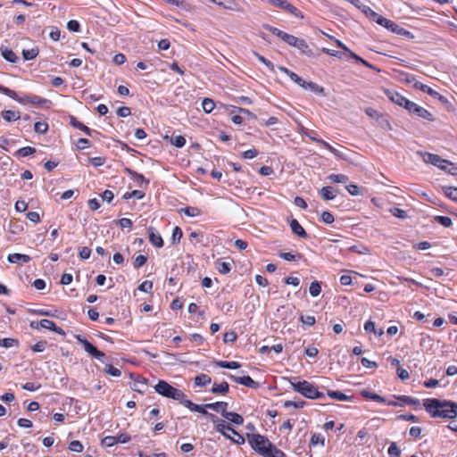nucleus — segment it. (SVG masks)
I'll use <instances>...</instances> for the list:
<instances>
[{
  "mask_svg": "<svg viewBox=\"0 0 457 457\" xmlns=\"http://www.w3.org/2000/svg\"><path fill=\"white\" fill-rule=\"evenodd\" d=\"M423 406L432 418L453 420L457 417V403L450 400L427 398L423 400Z\"/></svg>",
  "mask_w": 457,
  "mask_h": 457,
  "instance_id": "obj_1",
  "label": "nucleus"
},
{
  "mask_svg": "<svg viewBox=\"0 0 457 457\" xmlns=\"http://www.w3.org/2000/svg\"><path fill=\"white\" fill-rule=\"evenodd\" d=\"M0 93L4 94L5 96L22 104H31L33 105L42 106L50 103V100L36 95H26L22 97H19L15 91L3 85H0Z\"/></svg>",
  "mask_w": 457,
  "mask_h": 457,
  "instance_id": "obj_2",
  "label": "nucleus"
},
{
  "mask_svg": "<svg viewBox=\"0 0 457 457\" xmlns=\"http://www.w3.org/2000/svg\"><path fill=\"white\" fill-rule=\"evenodd\" d=\"M290 383L295 392L308 399H322L325 397L323 393L320 392L316 386L306 380L297 382L290 381Z\"/></svg>",
  "mask_w": 457,
  "mask_h": 457,
  "instance_id": "obj_3",
  "label": "nucleus"
},
{
  "mask_svg": "<svg viewBox=\"0 0 457 457\" xmlns=\"http://www.w3.org/2000/svg\"><path fill=\"white\" fill-rule=\"evenodd\" d=\"M154 389L159 395L167 398L179 401L181 404L182 401H184L185 399V394L183 393V391L172 386L164 380H160L154 386Z\"/></svg>",
  "mask_w": 457,
  "mask_h": 457,
  "instance_id": "obj_4",
  "label": "nucleus"
},
{
  "mask_svg": "<svg viewBox=\"0 0 457 457\" xmlns=\"http://www.w3.org/2000/svg\"><path fill=\"white\" fill-rule=\"evenodd\" d=\"M247 440L252 448L262 456L267 454L269 448L272 446L270 440L260 434H247Z\"/></svg>",
  "mask_w": 457,
  "mask_h": 457,
  "instance_id": "obj_5",
  "label": "nucleus"
},
{
  "mask_svg": "<svg viewBox=\"0 0 457 457\" xmlns=\"http://www.w3.org/2000/svg\"><path fill=\"white\" fill-rule=\"evenodd\" d=\"M423 161L426 163H431L434 166L438 167L439 169L443 170H447V167L449 165L453 166L452 162H450L447 160L443 159L441 156L430 153H419ZM457 170L456 167H453L452 169L448 170V172L451 174H455V170Z\"/></svg>",
  "mask_w": 457,
  "mask_h": 457,
  "instance_id": "obj_6",
  "label": "nucleus"
},
{
  "mask_svg": "<svg viewBox=\"0 0 457 457\" xmlns=\"http://www.w3.org/2000/svg\"><path fill=\"white\" fill-rule=\"evenodd\" d=\"M74 337L77 339L78 342H79L83 345L84 350L92 357L99 361H102V358L104 357V353L99 351L95 345H93L81 335H75Z\"/></svg>",
  "mask_w": 457,
  "mask_h": 457,
  "instance_id": "obj_7",
  "label": "nucleus"
},
{
  "mask_svg": "<svg viewBox=\"0 0 457 457\" xmlns=\"http://www.w3.org/2000/svg\"><path fill=\"white\" fill-rule=\"evenodd\" d=\"M182 404L185 407L188 408L192 411L199 412L204 415H208L213 423H215L218 420V418L214 414L209 413L206 411V409H208V408L205 406V404H203V405L195 404L193 402H191L190 400H186V399H184V401H182Z\"/></svg>",
  "mask_w": 457,
  "mask_h": 457,
  "instance_id": "obj_8",
  "label": "nucleus"
},
{
  "mask_svg": "<svg viewBox=\"0 0 457 457\" xmlns=\"http://www.w3.org/2000/svg\"><path fill=\"white\" fill-rule=\"evenodd\" d=\"M381 26L386 28L388 30L401 36H407L409 37L411 35V32L406 30L405 29L400 27L398 24L394 22L393 21H390L384 17V19L380 20Z\"/></svg>",
  "mask_w": 457,
  "mask_h": 457,
  "instance_id": "obj_9",
  "label": "nucleus"
},
{
  "mask_svg": "<svg viewBox=\"0 0 457 457\" xmlns=\"http://www.w3.org/2000/svg\"><path fill=\"white\" fill-rule=\"evenodd\" d=\"M413 87L416 88V89H420L421 90L422 92H425V93H428L429 96L438 99L440 102L445 104L448 102L447 98L444 96H442L441 94H439L437 91L432 89L430 87L425 85V84H422L421 82L420 81H416L413 85Z\"/></svg>",
  "mask_w": 457,
  "mask_h": 457,
  "instance_id": "obj_10",
  "label": "nucleus"
},
{
  "mask_svg": "<svg viewBox=\"0 0 457 457\" xmlns=\"http://www.w3.org/2000/svg\"><path fill=\"white\" fill-rule=\"evenodd\" d=\"M231 380L244 385L247 387L256 389L260 386V384L256 381H254L250 376H243V377H237L232 374L227 375Z\"/></svg>",
  "mask_w": 457,
  "mask_h": 457,
  "instance_id": "obj_11",
  "label": "nucleus"
},
{
  "mask_svg": "<svg viewBox=\"0 0 457 457\" xmlns=\"http://www.w3.org/2000/svg\"><path fill=\"white\" fill-rule=\"evenodd\" d=\"M385 94L389 98L390 101H392L394 104H395L399 106H402L403 108L406 105L405 103L409 102V100L407 98H405L403 96H402L401 94H399L396 91L386 89Z\"/></svg>",
  "mask_w": 457,
  "mask_h": 457,
  "instance_id": "obj_12",
  "label": "nucleus"
},
{
  "mask_svg": "<svg viewBox=\"0 0 457 457\" xmlns=\"http://www.w3.org/2000/svg\"><path fill=\"white\" fill-rule=\"evenodd\" d=\"M210 1L226 10H230V11H234V12H241L242 11L240 6L237 4V2L235 0H210Z\"/></svg>",
  "mask_w": 457,
  "mask_h": 457,
  "instance_id": "obj_13",
  "label": "nucleus"
},
{
  "mask_svg": "<svg viewBox=\"0 0 457 457\" xmlns=\"http://www.w3.org/2000/svg\"><path fill=\"white\" fill-rule=\"evenodd\" d=\"M124 172L128 174L131 179H133L139 187H142L143 184L147 186L149 184V180L146 179L142 174L137 173V171L131 170L130 168H125Z\"/></svg>",
  "mask_w": 457,
  "mask_h": 457,
  "instance_id": "obj_14",
  "label": "nucleus"
},
{
  "mask_svg": "<svg viewBox=\"0 0 457 457\" xmlns=\"http://www.w3.org/2000/svg\"><path fill=\"white\" fill-rule=\"evenodd\" d=\"M39 324H40V327L42 328L49 329L51 331L55 332L58 335H62V336L65 335L64 330L62 328L57 327L53 320H41L39 321Z\"/></svg>",
  "mask_w": 457,
  "mask_h": 457,
  "instance_id": "obj_15",
  "label": "nucleus"
},
{
  "mask_svg": "<svg viewBox=\"0 0 457 457\" xmlns=\"http://www.w3.org/2000/svg\"><path fill=\"white\" fill-rule=\"evenodd\" d=\"M148 237H149V241L154 246H156L158 248H161L163 246V240H162L161 235L158 232H156L155 229L152 227H150L148 228Z\"/></svg>",
  "mask_w": 457,
  "mask_h": 457,
  "instance_id": "obj_16",
  "label": "nucleus"
},
{
  "mask_svg": "<svg viewBox=\"0 0 457 457\" xmlns=\"http://www.w3.org/2000/svg\"><path fill=\"white\" fill-rule=\"evenodd\" d=\"M297 41L298 42H296L295 47L297 48L301 52V54H303L308 57L313 56V52H312V48L309 46V45L307 44V42L304 39L298 38Z\"/></svg>",
  "mask_w": 457,
  "mask_h": 457,
  "instance_id": "obj_17",
  "label": "nucleus"
},
{
  "mask_svg": "<svg viewBox=\"0 0 457 457\" xmlns=\"http://www.w3.org/2000/svg\"><path fill=\"white\" fill-rule=\"evenodd\" d=\"M290 228H291L292 232L294 234H295L296 236L303 237V238L308 237V234L306 233L304 228L301 226V224L295 219H293L290 221Z\"/></svg>",
  "mask_w": 457,
  "mask_h": 457,
  "instance_id": "obj_18",
  "label": "nucleus"
},
{
  "mask_svg": "<svg viewBox=\"0 0 457 457\" xmlns=\"http://www.w3.org/2000/svg\"><path fill=\"white\" fill-rule=\"evenodd\" d=\"M205 406L208 409H211L214 411L220 412L221 415L224 417V414L228 411V403L226 402H216L212 403H205Z\"/></svg>",
  "mask_w": 457,
  "mask_h": 457,
  "instance_id": "obj_19",
  "label": "nucleus"
},
{
  "mask_svg": "<svg viewBox=\"0 0 457 457\" xmlns=\"http://www.w3.org/2000/svg\"><path fill=\"white\" fill-rule=\"evenodd\" d=\"M229 391V386L228 382L223 381L220 384L214 383L211 392L215 395H226Z\"/></svg>",
  "mask_w": 457,
  "mask_h": 457,
  "instance_id": "obj_20",
  "label": "nucleus"
},
{
  "mask_svg": "<svg viewBox=\"0 0 457 457\" xmlns=\"http://www.w3.org/2000/svg\"><path fill=\"white\" fill-rule=\"evenodd\" d=\"M303 88L304 89H310L311 91L314 92L315 94H318V95H321V96H324V92H325V89L323 87L314 83V82H312V81H305L304 80V83L303 85L302 86Z\"/></svg>",
  "mask_w": 457,
  "mask_h": 457,
  "instance_id": "obj_21",
  "label": "nucleus"
},
{
  "mask_svg": "<svg viewBox=\"0 0 457 457\" xmlns=\"http://www.w3.org/2000/svg\"><path fill=\"white\" fill-rule=\"evenodd\" d=\"M414 115H416L419 118L427 120L428 121H433L435 120L434 115L430 112H428L427 109L420 105L418 106V108H416Z\"/></svg>",
  "mask_w": 457,
  "mask_h": 457,
  "instance_id": "obj_22",
  "label": "nucleus"
},
{
  "mask_svg": "<svg viewBox=\"0 0 457 457\" xmlns=\"http://www.w3.org/2000/svg\"><path fill=\"white\" fill-rule=\"evenodd\" d=\"M319 194L322 199L325 201L332 200L336 197V194L334 193V189L331 187H323Z\"/></svg>",
  "mask_w": 457,
  "mask_h": 457,
  "instance_id": "obj_23",
  "label": "nucleus"
},
{
  "mask_svg": "<svg viewBox=\"0 0 457 457\" xmlns=\"http://www.w3.org/2000/svg\"><path fill=\"white\" fill-rule=\"evenodd\" d=\"M7 260L11 263H17L19 261H22L23 262H29L31 260V258L28 254L11 253L8 255Z\"/></svg>",
  "mask_w": 457,
  "mask_h": 457,
  "instance_id": "obj_24",
  "label": "nucleus"
},
{
  "mask_svg": "<svg viewBox=\"0 0 457 457\" xmlns=\"http://www.w3.org/2000/svg\"><path fill=\"white\" fill-rule=\"evenodd\" d=\"M1 54L3 58L5 59L7 62L14 63L18 61V57L15 54V53L7 47L1 48Z\"/></svg>",
  "mask_w": 457,
  "mask_h": 457,
  "instance_id": "obj_25",
  "label": "nucleus"
},
{
  "mask_svg": "<svg viewBox=\"0 0 457 457\" xmlns=\"http://www.w3.org/2000/svg\"><path fill=\"white\" fill-rule=\"evenodd\" d=\"M224 418L232 422L235 425H242L244 422L243 417L236 412L227 411L224 414Z\"/></svg>",
  "mask_w": 457,
  "mask_h": 457,
  "instance_id": "obj_26",
  "label": "nucleus"
},
{
  "mask_svg": "<svg viewBox=\"0 0 457 457\" xmlns=\"http://www.w3.org/2000/svg\"><path fill=\"white\" fill-rule=\"evenodd\" d=\"M1 115H2L3 119L8 122L17 120L21 118L20 112H14L12 110L3 111Z\"/></svg>",
  "mask_w": 457,
  "mask_h": 457,
  "instance_id": "obj_27",
  "label": "nucleus"
},
{
  "mask_svg": "<svg viewBox=\"0 0 457 457\" xmlns=\"http://www.w3.org/2000/svg\"><path fill=\"white\" fill-rule=\"evenodd\" d=\"M211 382H212L211 377L206 374H204V373L197 375L194 379V383L196 386H205L206 385L210 384Z\"/></svg>",
  "mask_w": 457,
  "mask_h": 457,
  "instance_id": "obj_28",
  "label": "nucleus"
},
{
  "mask_svg": "<svg viewBox=\"0 0 457 457\" xmlns=\"http://www.w3.org/2000/svg\"><path fill=\"white\" fill-rule=\"evenodd\" d=\"M327 395L332 398L336 399L337 401H350L352 399L351 396L346 395L345 394L340 392V391H333V390H328Z\"/></svg>",
  "mask_w": 457,
  "mask_h": 457,
  "instance_id": "obj_29",
  "label": "nucleus"
},
{
  "mask_svg": "<svg viewBox=\"0 0 457 457\" xmlns=\"http://www.w3.org/2000/svg\"><path fill=\"white\" fill-rule=\"evenodd\" d=\"M215 267L221 274H228L231 270V264L227 262H222L221 260H218L215 262Z\"/></svg>",
  "mask_w": 457,
  "mask_h": 457,
  "instance_id": "obj_30",
  "label": "nucleus"
},
{
  "mask_svg": "<svg viewBox=\"0 0 457 457\" xmlns=\"http://www.w3.org/2000/svg\"><path fill=\"white\" fill-rule=\"evenodd\" d=\"M71 125L76 129L82 130L87 135L91 136V129L86 125H84L82 122L79 121L75 117H71Z\"/></svg>",
  "mask_w": 457,
  "mask_h": 457,
  "instance_id": "obj_31",
  "label": "nucleus"
},
{
  "mask_svg": "<svg viewBox=\"0 0 457 457\" xmlns=\"http://www.w3.org/2000/svg\"><path fill=\"white\" fill-rule=\"evenodd\" d=\"M282 9L288 12L289 13L293 14L294 16H295L297 18L303 17L302 15L301 12L295 6H294L293 4L288 3L287 0L285 1V4H283Z\"/></svg>",
  "mask_w": 457,
  "mask_h": 457,
  "instance_id": "obj_32",
  "label": "nucleus"
},
{
  "mask_svg": "<svg viewBox=\"0 0 457 457\" xmlns=\"http://www.w3.org/2000/svg\"><path fill=\"white\" fill-rule=\"evenodd\" d=\"M181 212H184L188 217H197L202 214V212L197 207L187 206L181 209Z\"/></svg>",
  "mask_w": 457,
  "mask_h": 457,
  "instance_id": "obj_33",
  "label": "nucleus"
},
{
  "mask_svg": "<svg viewBox=\"0 0 457 457\" xmlns=\"http://www.w3.org/2000/svg\"><path fill=\"white\" fill-rule=\"evenodd\" d=\"M361 395L364 398L370 399V400H373V401H376V402H379V403H385L386 402L385 398L382 397L381 395H379L378 394H375V393H371V392L366 391V390L361 391Z\"/></svg>",
  "mask_w": 457,
  "mask_h": 457,
  "instance_id": "obj_34",
  "label": "nucleus"
},
{
  "mask_svg": "<svg viewBox=\"0 0 457 457\" xmlns=\"http://www.w3.org/2000/svg\"><path fill=\"white\" fill-rule=\"evenodd\" d=\"M38 49L37 48H31V49H24L22 51V57L26 61H30L35 59L38 55Z\"/></svg>",
  "mask_w": 457,
  "mask_h": 457,
  "instance_id": "obj_35",
  "label": "nucleus"
},
{
  "mask_svg": "<svg viewBox=\"0 0 457 457\" xmlns=\"http://www.w3.org/2000/svg\"><path fill=\"white\" fill-rule=\"evenodd\" d=\"M202 107L204 112L210 113L215 108V103L211 98H204L202 102Z\"/></svg>",
  "mask_w": 457,
  "mask_h": 457,
  "instance_id": "obj_36",
  "label": "nucleus"
},
{
  "mask_svg": "<svg viewBox=\"0 0 457 457\" xmlns=\"http://www.w3.org/2000/svg\"><path fill=\"white\" fill-rule=\"evenodd\" d=\"M396 398L399 401H401L403 403H405V404H411V405H415V406L420 404V402L419 399L413 398V397H411L408 395H400V396H396Z\"/></svg>",
  "mask_w": 457,
  "mask_h": 457,
  "instance_id": "obj_37",
  "label": "nucleus"
},
{
  "mask_svg": "<svg viewBox=\"0 0 457 457\" xmlns=\"http://www.w3.org/2000/svg\"><path fill=\"white\" fill-rule=\"evenodd\" d=\"M377 122L379 127H381L383 129L389 130L391 129V124L386 117V115L380 114L378 119Z\"/></svg>",
  "mask_w": 457,
  "mask_h": 457,
  "instance_id": "obj_38",
  "label": "nucleus"
},
{
  "mask_svg": "<svg viewBox=\"0 0 457 457\" xmlns=\"http://www.w3.org/2000/svg\"><path fill=\"white\" fill-rule=\"evenodd\" d=\"M264 457H286V454L283 451L278 449L272 445V446L269 448L267 454H265Z\"/></svg>",
  "mask_w": 457,
  "mask_h": 457,
  "instance_id": "obj_39",
  "label": "nucleus"
},
{
  "mask_svg": "<svg viewBox=\"0 0 457 457\" xmlns=\"http://www.w3.org/2000/svg\"><path fill=\"white\" fill-rule=\"evenodd\" d=\"M19 341L13 338H0V346L4 348H11L13 346H18Z\"/></svg>",
  "mask_w": 457,
  "mask_h": 457,
  "instance_id": "obj_40",
  "label": "nucleus"
},
{
  "mask_svg": "<svg viewBox=\"0 0 457 457\" xmlns=\"http://www.w3.org/2000/svg\"><path fill=\"white\" fill-rule=\"evenodd\" d=\"M146 383H147L146 378L137 376V379H136L135 382L133 383V385L131 386V389L136 392L142 393L143 390H142L140 385L144 386V385H146Z\"/></svg>",
  "mask_w": 457,
  "mask_h": 457,
  "instance_id": "obj_41",
  "label": "nucleus"
},
{
  "mask_svg": "<svg viewBox=\"0 0 457 457\" xmlns=\"http://www.w3.org/2000/svg\"><path fill=\"white\" fill-rule=\"evenodd\" d=\"M443 190L447 197L457 202V187H444Z\"/></svg>",
  "mask_w": 457,
  "mask_h": 457,
  "instance_id": "obj_42",
  "label": "nucleus"
},
{
  "mask_svg": "<svg viewBox=\"0 0 457 457\" xmlns=\"http://www.w3.org/2000/svg\"><path fill=\"white\" fill-rule=\"evenodd\" d=\"M309 292L312 296H318L321 292L320 283L318 281L312 282L309 287Z\"/></svg>",
  "mask_w": 457,
  "mask_h": 457,
  "instance_id": "obj_43",
  "label": "nucleus"
},
{
  "mask_svg": "<svg viewBox=\"0 0 457 457\" xmlns=\"http://www.w3.org/2000/svg\"><path fill=\"white\" fill-rule=\"evenodd\" d=\"M36 153V149L31 146H24L20 148L16 154L21 157H27Z\"/></svg>",
  "mask_w": 457,
  "mask_h": 457,
  "instance_id": "obj_44",
  "label": "nucleus"
},
{
  "mask_svg": "<svg viewBox=\"0 0 457 457\" xmlns=\"http://www.w3.org/2000/svg\"><path fill=\"white\" fill-rule=\"evenodd\" d=\"M328 179L333 183H345L348 177L344 174H330Z\"/></svg>",
  "mask_w": 457,
  "mask_h": 457,
  "instance_id": "obj_45",
  "label": "nucleus"
},
{
  "mask_svg": "<svg viewBox=\"0 0 457 457\" xmlns=\"http://www.w3.org/2000/svg\"><path fill=\"white\" fill-rule=\"evenodd\" d=\"M310 445L314 446L316 445H320L321 446L325 445V438L320 434H313L312 436Z\"/></svg>",
  "mask_w": 457,
  "mask_h": 457,
  "instance_id": "obj_46",
  "label": "nucleus"
},
{
  "mask_svg": "<svg viewBox=\"0 0 457 457\" xmlns=\"http://www.w3.org/2000/svg\"><path fill=\"white\" fill-rule=\"evenodd\" d=\"M279 257L283 258L286 261L288 262H295L298 261L302 258V255L300 253L293 254L292 253H279Z\"/></svg>",
  "mask_w": 457,
  "mask_h": 457,
  "instance_id": "obj_47",
  "label": "nucleus"
},
{
  "mask_svg": "<svg viewBox=\"0 0 457 457\" xmlns=\"http://www.w3.org/2000/svg\"><path fill=\"white\" fill-rule=\"evenodd\" d=\"M387 453L390 457H400L401 455V450L395 442L391 443V445L388 447Z\"/></svg>",
  "mask_w": 457,
  "mask_h": 457,
  "instance_id": "obj_48",
  "label": "nucleus"
},
{
  "mask_svg": "<svg viewBox=\"0 0 457 457\" xmlns=\"http://www.w3.org/2000/svg\"><path fill=\"white\" fill-rule=\"evenodd\" d=\"M48 129V124L43 121H37L34 125V130L38 134H45Z\"/></svg>",
  "mask_w": 457,
  "mask_h": 457,
  "instance_id": "obj_49",
  "label": "nucleus"
},
{
  "mask_svg": "<svg viewBox=\"0 0 457 457\" xmlns=\"http://www.w3.org/2000/svg\"><path fill=\"white\" fill-rule=\"evenodd\" d=\"M254 55L256 58L262 62L268 69H270L271 71H274L275 66L274 64L268 59H266L264 56L261 55L260 54L254 52Z\"/></svg>",
  "mask_w": 457,
  "mask_h": 457,
  "instance_id": "obj_50",
  "label": "nucleus"
},
{
  "mask_svg": "<svg viewBox=\"0 0 457 457\" xmlns=\"http://www.w3.org/2000/svg\"><path fill=\"white\" fill-rule=\"evenodd\" d=\"M104 371L112 377H120L121 372L119 369L113 367L111 364L105 365Z\"/></svg>",
  "mask_w": 457,
  "mask_h": 457,
  "instance_id": "obj_51",
  "label": "nucleus"
},
{
  "mask_svg": "<svg viewBox=\"0 0 457 457\" xmlns=\"http://www.w3.org/2000/svg\"><path fill=\"white\" fill-rule=\"evenodd\" d=\"M182 236H183L182 229L179 227H175L173 228L172 237H171L172 244L179 243Z\"/></svg>",
  "mask_w": 457,
  "mask_h": 457,
  "instance_id": "obj_52",
  "label": "nucleus"
},
{
  "mask_svg": "<svg viewBox=\"0 0 457 457\" xmlns=\"http://www.w3.org/2000/svg\"><path fill=\"white\" fill-rule=\"evenodd\" d=\"M69 449L75 453H81L84 446L79 440H73L69 444Z\"/></svg>",
  "mask_w": 457,
  "mask_h": 457,
  "instance_id": "obj_53",
  "label": "nucleus"
},
{
  "mask_svg": "<svg viewBox=\"0 0 457 457\" xmlns=\"http://www.w3.org/2000/svg\"><path fill=\"white\" fill-rule=\"evenodd\" d=\"M365 13L375 22H377L378 24H381V21L380 20L381 19H384L383 16H381L380 14L377 13L376 12H374L373 10H371L370 8H368V11H365Z\"/></svg>",
  "mask_w": 457,
  "mask_h": 457,
  "instance_id": "obj_54",
  "label": "nucleus"
},
{
  "mask_svg": "<svg viewBox=\"0 0 457 457\" xmlns=\"http://www.w3.org/2000/svg\"><path fill=\"white\" fill-rule=\"evenodd\" d=\"M263 28L271 32L272 34L276 35L277 37H278L279 38H283V35H285L286 32L280 30L279 29L276 28V27H273V26H270L269 24H264L263 25Z\"/></svg>",
  "mask_w": 457,
  "mask_h": 457,
  "instance_id": "obj_55",
  "label": "nucleus"
},
{
  "mask_svg": "<svg viewBox=\"0 0 457 457\" xmlns=\"http://www.w3.org/2000/svg\"><path fill=\"white\" fill-rule=\"evenodd\" d=\"M170 143L176 147L181 148L186 144V138L183 136H176L170 138Z\"/></svg>",
  "mask_w": 457,
  "mask_h": 457,
  "instance_id": "obj_56",
  "label": "nucleus"
},
{
  "mask_svg": "<svg viewBox=\"0 0 457 457\" xmlns=\"http://www.w3.org/2000/svg\"><path fill=\"white\" fill-rule=\"evenodd\" d=\"M390 213L396 217V218H399V219H405L407 218V213L405 211L400 209V208H397V207H393L389 210Z\"/></svg>",
  "mask_w": 457,
  "mask_h": 457,
  "instance_id": "obj_57",
  "label": "nucleus"
},
{
  "mask_svg": "<svg viewBox=\"0 0 457 457\" xmlns=\"http://www.w3.org/2000/svg\"><path fill=\"white\" fill-rule=\"evenodd\" d=\"M116 444L117 440L115 439V436H104L101 441V445L105 447H112Z\"/></svg>",
  "mask_w": 457,
  "mask_h": 457,
  "instance_id": "obj_58",
  "label": "nucleus"
},
{
  "mask_svg": "<svg viewBox=\"0 0 457 457\" xmlns=\"http://www.w3.org/2000/svg\"><path fill=\"white\" fill-rule=\"evenodd\" d=\"M435 220L437 221L442 226L448 228L452 225V220L446 216H436Z\"/></svg>",
  "mask_w": 457,
  "mask_h": 457,
  "instance_id": "obj_59",
  "label": "nucleus"
},
{
  "mask_svg": "<svg viewBox=\"0 0 457 457\" xmlns=\"http://www.w3.org/2000/svg\"><path fill=\"white\" fill-rule=\"evenodd\" d=\"M298 38H299V37H295V36H293V35H290V34H288V33H285V35H283V38H282V40H283L284 42H286L287 44H288L289 46H294V47H295V46L296 42H298V41H297V40H298Z\"/></svg>",
  "mask_w": 457,
  "mask_h": 457,
  "instance_id": "obj_60",
  "label": "nucleus"
},
{
  "mask_svg": "<svg viewBox=\"0 0 457 457\" xmlns=\"http://www.w3.org/2000/svg\"><path fill=\"white\" fill-rule=\"evenodd\" d=\"M67 29L72 32H79L80 29V24L76 20H71L67 23Z\"/></svg>",
  "mask_w": 457,
  "mask_h": 457,
  "instance_id": "obj_61",
  "label": "nucleus"
},
{
  "mask_svg": "<svg viewBox=\"0 0 457 457\" xmlns=\"http://www.w3.org/2000/svg\"><path fill=\"white\" fill-rule=\"evenodd\" d=\"M300 321L303 323V324H305V325H308V326H312L315 324L316 322V320H315V317L314 316H310V315H301L300 316Z\"/></svg>",
  "mask_w": 457,
  "mask_h": 457,
  "instance_id": "obj_62",
  "label": "nucleus"
},
{
  "mask_svg": "<svg viewBox=\"0 0 457 457\" xmlns=\"http://www.w3.org/2000/svg\"><path fill=\"white\" fill-rule=\"evenodd\" d=\"M152 288H153V282L149 281V280H145L138 286V290H140L141 292H145V293L151 292Z\"/></svg>",
  "mask_w": 457,
  "mask_h": 457,
  "instance_id": "obj_63",
  "label": "nucleus"
},
{
  "mask_svg": "<svg viewBox=\"0 0 457 457\" xmlns=\"http://www.w3.org/2000/svg\"><path fill=\"white\" fill-rule=\"evenodd\" d=\"M320 220L325 224H331L334 221V216L327 211H324L320 215Z\"/></svg>",
  "mask_w": 457,
  "mask_h": 457,
  "instance_id": "obj_64",
  "label": "nucleus"
}]
</instances>
